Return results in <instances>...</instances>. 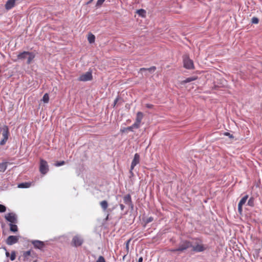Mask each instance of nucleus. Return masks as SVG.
Here are the masks:
<instances>
[{
  "mask_svg": "<svg viewBox=\"0 0 262 262\" xmlns=\"http://www.w3.org/2000/svg\"><path fill=\"white\" fill-rule=\"evenodd\" d=\"M118 101V98H117L115 101H114V106H115V105L116 104V103H117Z\"/></svg>",
  "mask_w": 262,
  "mask_h": 262,
  "instance_id": "c03bdc74",
  "label": "nucleus"
},
{
  "mask_svg": "<svg viewBox=\"0 0 262 262\" xmlns=\"http://www.w3.org/2000/svg\"><path fill=\"white\" fill-rule=\"evenodd\" d=\"M29 52L24 51V52H23L22 53H19L17 55V58L19 59H25L26 58H27L28 57Z\"/></svg>",
  "mask_w": 262,
  "mask_h": 262,
  "instance_id": "dca6fc26",
  "label": "nucleus"
},
{
  "mask_svg": "<svg viewBox=\"0 0 262 262\" xmlns=\"http://www.w3.org/2000/svg\"><path fill=\"white\" fill-rule=\"evenodd\" d=\"M6 220L10 223H17V216L15 213L13 212L9 213L5 215Z\"/></svg>",
  "mask_w": 262,
  "mask_h": 262,
  "instance_id": "0eeeda50",
  "label": "nucleus"
},
{
  "mask_svg": "<svg viewBox=\"0 0 262 262\" xmlns=\"http://www.w3.org/2000/svg\"><path fill=\"white\" fill-rule=\"evenodd\" d=\"M20 258H22L24 262H31L33 259L37 258L36 253L32 250L23 252Z\"/></svg>",
  "mask_w": 262,
  "mask_h": 262,
  "instance_id": "f257e3e1",
  "label": "nucleus"
},
{
  "mask_svg": "<svg viewBox=\"0 0 262 262\" xmlns=\"http://www.w3.org/2000/svg\"><path fill=\"white\" fill-rule=\"evenodd\" d=\"M7 140H8V139H5L4 138H3V139L0 142V145H4L6 143V142H7Z\"/></svg>",
  "mask_w": 262,
  "mask_h": 262,
  "instance_id": "e433bc0d",
  "label": "nucleus"
},
{
  "mask_svg": "<svg viewBox=\"0 0 262 262\" xmlns=\"http://www.w3.org/2000/svg\"><path fill=\"white\" fill-rule=\"evenodd\" d=\"M16 0H8L6 3L5 7L7 10H9L13 8L15 5Z\"/></svg>",
  "mask_w": 262,
  "mask_h": 262,
  "instance_id": "ddd939ff",
  "label": "nucleus"
},
{
  "mask_svg": "<svg viewBox=\"0 0 262 262\" xmlns=\"http://www.w3.org/2000/svg\"><path fill=\"white\" fill-rule=\"evenodd\" d=\"M126 254L125 255H124L123 257V259L124 260L125 258V256H126Z\"/></svg>",
  "mask_w": 262,
  "mask_h": 262,
  "instance_id": "8fccbe9b",
  "label": "nucleus"
},
{
  "mask_svg": "<svg viewBox=\"0 0 262 262\" xmlns=\"http://www.w3.org/2000/svg\"><path fill=\"white\" fill-rule=\"evenodd\" d=\"M154 219L152 217H149L147 219L146 223H148L153 221Z\"/></svg>",
  "mask_w": 262,
  "mask_h": 262,
  "instance_id": "ea45409f",
  "label": "nucleus"
},
{
  "mask_svg": "<svg viewBox=\"0 0 262 262\" xmlns=\"http://www.w3.org/2000/svg\"><path fill=\"white\" fill-rule=\"evenodd\" d=\"M94 0H90L89 2H87V4L89 5L91 4Z\"/></svg>",
  "mask_w": 262,
  "mask_h": 262,
  "instance_id": "de8ad7c7",
  "label": "nucleus"
},
{
  "mask_svg": "<svg viewBox=\"0 0 262 262\" xmlns=\"http://www.w3.org/2000/svg\"><path fill=\"white\" fill-rule=\"evenodd\" d=\"M251 22L252 24H257L259 22V19L256 17H253L252 18Z\"/></svg>",
  "mask_w": 262,
  "mask_h": 262,
  "instance_id": "2f4dec72",
  "label": "nucleus"
},
{
  "mask_svg": "<svg viewBox=\"0 0 262 262\" xmlns=\"http://www.w3.org/2000/svg\"><path fill=\"white\" fill-rule=\"evenodd\" d=\"M33 262H36V260H33Z\"/></svg>",
  "mask_w": 262,
  "mask_h": 262,
  "instance_id": "3c124183",
  "label": "nucleus"
},
{
  "mask_svg": "<svg viewBox=\"0 0 262 262\" xmlns=\"http://www.w3.org/2000/svg\"><path fill=\"white\" fill-rule=\"evenodd\" d=\"M144 115L143 113L138 112L136 114V121L134 123V126L138 127L140 126L141 122L143 118Z\"/></svg>",
  "mask_w": 262,
  "mask_h": 262,
  "instance_id": "1a4fd4ad",
  "label": "nucleus"
},
{
  "mask_svg": "<svg viewBox=\"0 0 262 262\" xmlns=\"http://www.w3.org/2000/svg\"><path fill=\"white\" fill-rule=\"evenodd\" d=\"M83 239L80 236L75 235L73 237L72 245L76 247H79L83 244Z\"/></svg>",
  "mask_w": 262,
  "mask_h": 262,
  "instance_id": "423d86ee",
  "label": "nucleus"
},
{
  "mask_svg": "<svg viewBox=\"0 0 262 262\" xmlns=\"http://www.w3.org/2000/svg\"><path fill=\"white\" fill-rule=\"evenodd\" d=\"M249 198L248 195H245L243 198H242V199L240 200L239 202L238 203L239 205H244L246 201H247L248 199Z\"/></svg>",
  "mask_w": 262,
  "mask_h": 262,
  "instance_id": "4be33fe9",
  "label": "nucleus"
},
{
  "mask_svg": "<svg viewBox=\"0 0 262 262\" xmlns=\"http://www.w3.org/2000/svg\"><path fill=\"white\" fill-rule=\"evenodd\" d=\"M138 14L142 17L145 16L146 11L143 9H140L137 11Z\"/></svg>",
  "mask_w": 262,
  "mask_h": 262,
  "instance_id": "bb28decb",
  "label": "nucleus"
},
{
  "mask_svg": "<svg viewBox=\"0 0 262 262\" xmlns=\"http://www.w3.org/2000/svg\"><path fill=\"white\" fill-rule=\"evenodd\" d=\"M138 127L134 126V123L130 126H128L126 128H125V129L129 131H133L134 128H138Z\"/></svg>",
  "mask_w": 262,
  "mask_h": 262,
  "instance_id": "473e14b6",
  "label": "nucleus"
},
{
  "mask_svg": "<svg viewBox=\"0 0 262 262\" xmlns=\"http://www.w3.org/2000/svg\"><path fill=\"white\" fill-rule=\"evenodd\" d=\"M130 241H131V238L127 240L125 243L126 254H127L129 252V243H130Z\"/></svg>",
  "mask_w": 262,
  "mask_h": 262,
  "instance_id": "c85d7f7f",
  "label": "nucleus"
},
{
  "mask_svg": "<svg viewBox=\"0 0 262 262\" xmlns=\"http://www.w3.org/2000/svg\"><path fill=\"white\" fill-rule=\"evenodd\" d=\"M35 57V54L32 52H29L28 56L27 57V64H30Z\"/></svg>",
  "mask_w": 262,
  "mask_h": 262,
  "instance_id": "a211bd4d",
  "label": "nucleus"
},
{
  "mask_svg": "<svg viewBox=\"0 0 262 262\" xmlns=\"http://www.w3.org/2000/svg\"><path fill=\"white\" fill-rule=\"evenodd\" d=\"M6 256H7V257L9 256V255H10V253H9V252H8V251H7V252H6Z\"/></svg>",
  "mask_w": 262,
  "mask_h": 262,
  "instance_id": "49530a36",
  "label": "nucleus"
},
{
  "mask_svg": "<svg viewBox=\"0 0 262 262\" xmlns=\"http://www.w3.org/2000/svg\"><path fill=\"white\" fill-rule=\"evenodd\" d=\"M146 107L148 108H152L154 107V105L151 104H146Z\"/></svg>",
  "mask_w": 262,
  "mask_h": 262,
  "instance_id": "79ce46f5",
  "label": "nucleus"
},
{
  "mask_svg": "<svg viewBox=\"0 0 262 262\" xmlns=\"http://www.w3.org/2000/svg\"><path fill=\"white\" fill-rule=\"evenodd\" d=\"M196 79H197V77H195V76L188 77V78H186L185 80L182 81L181 82V84H184L186 83L190 82L192 81L195 80Z\"/></svg>",
  "mask_w": 262,
  "mask_h": 262,
  "instance_id": "f3484780",
  "label": "nucleus"
},
{
  "mask_svg": "<svg viewBox=\"0 0 262 262\" xmlns=\"http://www.w3.org/2000/svg\"><path fill=\"white\" fill-rule=\"evenodd\" d=\"M11 260L13 261L16 258V252L15 251H12L11 253L10 257Z\"/></svg>",
  "mask_w": 262,
  "mask_h": 262,
  "instance_id": "c756f323",
  "label": "nucleus"
},
{
  "mask_svg": "<svg viewBox=\"0 0 262 262\" xmlns=\"http://www.w3.org/2000/svg\"><path fill=\"white\" fill-rule=\"evenodd\" d=\"M96 262H105L104 258L102 256H100Z\"/></svg>",
  "mask_w": 262,
  "mask_h": 262,
  "instance_id": "f704fd0d",
  "label": "nucleus"
},
{
  "mask_svg": "<svg viewBox=\"0 0 262 262\" xmlns=\"http://www.w3.org/2000/svg\"><path fill=\"white\" fill-rule=\"evenodd\" d=\"M126 130H126V129H125V128H124L123 129H121V131L122 132H125V131H126Z\"/></svg>",
  "mask_w": 262,
  "mask_h": 262,
  "instance_id": "09e8293b",
  "label": "nucleus"
},
{
  "mask_svg": "<svg viewBox=\"0 0 262 262\" xmlns=\"http://www.w3.org/2000/svg\"><path fill=\"white\" fill-rule=\"evenodd\" d=\"M224 135L226 136H229L230 138H233V135H231L229 133H228V132L225 133Z\"/></svg>",
  "mask_w": 262,
  "mask_h": 262,
  "instance_id": "a19ab883",
  "label": "nucleus"
},
{
  "mask_svg": "<svg viewBox=\"0 0 262 262\" xmlns=\"http://www.w3.org/2000/svg\"><path fill=\"white\" fill-rule=\"evenodd\" d=\"M156 70V67H155V66H153V67H151L149 68H141L140 69V71H148L149 72H154L155 70Z\"/></svg>",
  "mask_w": 262,
  "mask_h": 262,
  "instance_id": "a878e982",
  "label": "nucleus"
},
{
  "mask_svg": "<svg viewBox=\"0 0 262 262\" xmlns=\"http://www.w3.org/2000/svg\"><path fill=\"white\" fill-rule=\"evenodd\" d=\"M140 162V156L138 154L136 153L134 155V159L132 161L131 166H130V172L132 173V170L134 169L135 166L139 163Z\"/></svg>",
  "mask_w": 262,
  "mask_h": 262,
  "instance_id": "9d476101",
  "label": "nucleus"
},
{
  "mask_svg": "<svg viewBox=\"0 0 262 262\" xmlns=\"http://www.w3.org/2000/svg\"><path fill=\"white\" fill-rule=\"evenodd\" d=\"M105 0H98L97 2V6L101 5Z\"/></svg>",
  "mask_w": 262,
  "mask_h": 262,
  "instance_id": "4c0bfd02",
  "label": "nucleus"
},
{
  "mask_svg": "<svg viewBox=\"0 0 262 262\" xmlns=\"http://www.w3.org/2000/svg\"><path fill=\"white\" fill-rule=\"evenodd\" d=\"M7 162H3L2 163H0V171L4 172L7 169Z\"/></svg>",
  "mask_w": 262,
  "mask_h": 262,
  "instance_id": "b1692460",
  "label": "nucleus"
},
{
  "mask_svg": "<svg viewBox=\"0 0 262 262\" xmlns=\"http://www.w3.org/2000/svg\"><path fill=\"white\" fill-rule=\"evenodd\" d=\"M120 207L121 210H123L124 209V206L123 204H120Z\"/></svg>",
  "mask_w": 262,
  "mask_h": 262,
  "instance_id": "37998d69",
  "label": "nucleus"
},
{
  "mask_svg": "<svg viewBox=\"0 0 262 262\" xmlns=\"http://www.w3.org/2000/svg\"><path fill=\"white\" fill-rule=\"evenodd\" d=\"M49 171V166L46 161L40 160L39 171L43 174H46Z\"/></svg>",
  "mask_w": 262,
  "mask_h": 262,
  "instance_id": "7ed1b4c3",
  "label": "nucleus"
},
{
  "mask_svg": "<svg viewBox=\"0 0 262 262\" xmlns=\"http://www.w3.org/2000/svg\"><path fill=\"white\" fill-rule=\"evenodd\" d=\"M143 258L142 257H140L138 260V262H142Z\"/></svg>",
  "mask_w": 262,
  "mask_h": 262,
  "instance_id": "a18cd8bd",
  "label": "nucleus"
},
{
  "mask_svg": "<svg viewBox=\"0 0 262 262\" xmlns=\"http://www.w3.org/2000/svg\"><path fill=\"white\" fill-rule=\"evenodd\" d=\"M100 206L101 207V208L104 210H105L107 207H108V203H107V202L106 201H102L100 202Z\"/></svg>",
  "mask_w": 262,
  "mask_h": 262,
  "instance_id": "5701e85b",
  "label": "nucleus"
},
{
  "mask_svg": "<svg viewBox=\"0 0 262 262\" xmlns=\"http://www.w3.org/2000/svg\"><path fill=\"white\" fill-rule=\"evenodd\" d=\"M93 76L92 72H87L81 75L79 78L78 80L80 81H86L92 79Z\"/></svg>",
  "mask_w": 262,
  "mask_h": 262,
  "instance_id": "6e6552de",
  "label": "nucleus"
},
{
  "mask_svg": "<svg viewBox=\"0 0 262 262\" xmlns=\"http://www.w3.org/2000/svg\"><path fill=\"white\" fill-rule=\"evenodd\" d=\"M42 101L45 103H48V102L49 101V95L47 93H46L43 95V98H42Z\"/></svg>",
  "mask_w": 262,
  "mask_h": 262,
  "instance_id": "cd10ccee",
  "label": "nucleus"
},
{
  "mask_svg": "<svg viewBox=\"0 0 262 262\" xmlns=\"http://www.w3.org/2000/svg\"><path fill=\"white\" fill-rule=\"evenodd\" d=\"M184 67L187 69H193L194 64L192 60L190 59L187 54L183 56Z\"/></svg>",
  "mask_w": 262,
  "mask_h": 262,
  "instance_id": "f03ea898",
  "label": "nucleus"
},
{
  "mask_svg": "<svg viewBox=\"0 0 262 262\" xmlns=\"http://www.w3.org/2000/svg\"><path fill=\"white\" fill-rule=\"evenodd\" d=\"M123 201L124 203H125L126 204L133 206L131 196L129 194H128L124 196Z\"/></svg>",
  "mask_w": 262,
  "mask_h": 262,
  "instance_id": "2eb2a0df",
  "label": "nucleus"
},
{
  "mask_svg": "<svg viewBox=\"0 0 262 262\" xmlns=\"http://www.w3.org/2000/svg\"><path fill=\"white\" fill-rule=\"evenodd\" d=\"M64 164H65V162L64 161H57L54 164V165L56 167H58V166L63 165Z\"/></svg>",
  "mask_w": 262,
  "mask_h": 262,
  "instance_id": "7c9ffc66",
  "label": "nucleus"
},
{
  "mask_svg": "<svg viewBox=\"0 0 262 262\" xmlns=\"http://www.w3.org/2000/svg\"><path fill=\"white\" fill-rule=\"evenodd\" d=\"M192 250L196 252H201L205 251L207 249V247L204 245L201 241L197 242L193 246L191 245Z\"/></svg>",
  "mask_w": 262,
  "mask_h": 262,
  "instance_id": "20e7f679",
  "label": "nucleus"
},
{
  "mask_svg": "<svg viewBox=\"0 0 262 262\" xmlns=\"http://www.w3.org/2000/svg\"><path fill=\"white\" fill-rule=\"evenodd\" d=\"M168 251L170 252H179V250H178V248H176V249H169Z\"/></svg>",
  "mask_w": 262,
  "mask_h": 262,
  "instance_id": "58836bf2",
  "label": "nucleus"
},
{
  "mask_svg": "<svg viewBox=\"0 0 262 262\" xmlns=\"http://www.w3.org/2000/svg\"><path fill=\"white\" fill-rule=\"evenodd\" d=\"M190 247H191V243L190 241L184 240L180 243L178 250L179 252H183Z\"/></svg>",
  "mask_w": 262,
  "mask_h": 262,
  "instance_id": "39448f33",
  "label": "nucleus"
},
{
  "mask_svg": "<svg viewBox=\"0 0 262 262\" xmlns=\"http://www.w3.org/2000/svg\"><path fill=\"white\" fill-rule=\"evenodd\" d=\"M31 183L30 182H25V183H22L18 185V187L19 188H29L31 186Z\"/></svg>",
  "mask_w": 262,
  "mask_h": 262,
  "instance_id": "6ab92c4d",
  "label": "nucleus"
},
{
  "mask_svg": "<svg viewBox=\"0 0 262 262\" xmlns=\"http://www.w3.org/2000/svg\"><path fill=\"white\" fill-rule=\"evenodd\" d=\"M31 243L36 249H42L45 247L44 243L40 241H33Z\"/></svg>",
  "mask_w": 262,
  "mask_h": 262,
  "instance_id": "f8f14e48",
  "label": "nucleus"
},
{
  "mask_svg": "<svg viewBox=\"0 0 262 262\" xmlns=\"http://www.w3.org/2000/svg\"><path fill=\"white\" fill-rule=\"evenodd\" d=\"M238 211L240 214L243 212V205L238 204Z\"/></svg>",
  "mask_w": 262,
  "mask_h": 262,
  "instance_id": "c9c22d12",
  "label": "nucleus"
},
{
  "mask_svg": "<svg viewBox=\"0 0 262 262\" xmlns=\"http://www.w3.org/2000/svg\"><path fill=\"white\" fill-rule=\"evenodd\" d=\"M88 39L90 43H94L95 40V36L92 33H89L88 37Z\"/></svg>",
  "mask_w": 262,
  "mask_h": 262,
  "instance_id": "aec40b11",
  "label": "nucleus"
},
{
  "mask_svg": "<svg viewBox=\"0 0 262 262\" xmlns=\"http://www.w3.org/2000/svg\"><path fill=\"white\" fill-rule=\"evenodd\" d=\"M247 205L250 207H254L255 205L254 203V198L253 197H251L247 203Z\"/></svg>",
  "mask_w": 262,
  "mask_h": 262,
  "instance_id": "393cba45",
  "label": "nucleus"
},
{
  "mask_svg": "<svg viewBox=\"0 0 262 262\" xmlns=\"http://www.w3.org/2000/svg\"><path fill=\"white\" fill-rule=\"evenodd\" d=\"M9 135V129L7 126L5 125L3 127L2 130V136L5 139H8Z\"/></svg>",
  "mask_w": 262,
  "mask_h": 262,
  "instance_id": "4468645a",
  "label": "nucleus"
},
{
  "mask_svg": "<svg viewBox=\"0 0 262 262\" xmlns=\"http://www.w3.org/2000/svg\"><path fill=\"white\" fill-rule=\"evenodd\" d=\"M18 238L16 236L13 235H10L9 236L7 240H6V243L8 245H12L13 244H14L18 242Z\"/></svg>",
  "mask_w": 262,
  "mask_h": 262,
  "instance_id": "9b49d317",
  "label": "nucleus"
},
{
  "mask_svg": "<svg viewBox=\"0 0 262 262\" xmlns=\"http://www.w3.org/2000/svg\"><path fill=\"white\" fill-rule=\"evenodd\" d=\"M10 230L12 232H16L18 230V228L17 225L14 223H10Z\"/></svg>",
  "mask_w": 262,
  "mask_h": 262,
  "instance_id": "412c9836",
  "label": "nucleus"
},
{
  "mask_svg": "<svg viewBox=\"0 0 262 262\" xmlns=\"http://www.w3.org/2000/svg\"><path fill=\"white\" fill-rule=\"evenodd\" d=\"M6 211V207L3 205L0 204V212H5Z\"/></svg>",
  "mask_w": 262,
  "mask_h": 262,
  "instance_id": "72a5a7b5",
  "label": "nucleus"
}]
</instances>
